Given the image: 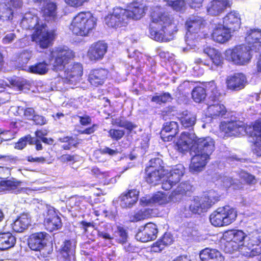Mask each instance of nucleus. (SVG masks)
Listing matches in <instances>:
<instances>
[{"label":"nucleus","instance_id":"nucleus-1","mask_svg":"<svg viewBox=\"0 0 261 261\" xmlns=\"http://www.w3.org/2000/svg\"><path fill=\"white\" fill-rule=\"evenodd\" d=\"M176 149L180 153L188 151L193 154L190 164L192 172L203 170L215 148L214 140L210 137H198L189 132H182L175 143Z\"/></svg>","mask_w":261,"mask_h":261},{"label":"nucleus","instance_id":"nucleus-2","mask_svg":"<svg viewBox=\"0 0 261 261\" xmlns=\"http://www.w3.org/2000/svg\"><path fill=\"white\" fill-rule=\"evenodd\" d=\"M148 30L151 38L160 42H169L178 31L177 23L172 15L164 11L161 6L153 7L149 15Z\"/></svg>","mask_w":261,"mask_h":261},{"label":"nucleus","instance_id":"nucleus-3","mask_svg":"<svg viewBox=\"0 0 261 261\" xmlns=\"http://www.w3.org/2000/svg\"><path fill=\"white\" fill-rule=\"evenodd\" d=\"M220 129L226 137H239L243 134L249 135L253 139L254 153L261 156V117L250 125L239 120L224 121L221 123Z\"/></svg>","mask_w":261,"mask_h":261},{"label":"nucleus","instance_id":"nucleus-4","mask_svg":"<svg viewBox=\"0 0 261 261\" xmlns=\"http://www.w3.org/2000/svg\"><path fill=\"white\" fill-rule=\"evenodd\" d=\"M21 25L24 29L34 30L31 35V41L42 49L52 46L58 35L56 29H48L46 23L41 22L36 14H25L21 20Z\"/></svg>","mask_w":261,"mask_h":261},{"label":"nucleus","instance_id":"nucleus-5","mask_svg":"<svg viewBox=\"0 0 261 261\" xmlns=\"http://www.w3.org/2000/svg\"><path fill=\"white\" fill-rule=\"evenodd\" d=\"M248 46L236 45L226 50L227 56L235 64L244 65L249 63L252 58L251 50L258 51L261 48V31L254 29L250 31L246 37Z\"/></svg>","mask_w":261,"mask_h":261},{"label":"nucleus","instance_id":"nucleus-6","mask_svg":"<svg viewBox=\"0 0 261 261\" xmlns=\"http://www.w3.org/2000/svg\"><path fill=\"white\" fill-rule=\"evenodd\" d=\"M96 25V19L90 12H81L72 19L70 29L76 35L86 36Z\"/></svg>","mask_w":261,"mask_h":261},{"label":"nucleus","instance_id":"nucleus-7","mask_svg":"<svg viewBox=\"0 0 261 261\" xmlns=\"http://www.w3.org/2000/svg\"><path fill=\"white\" fill-rule=\"evenodd\" d=\"M219 199L220 196L214 191H210L201 196H195L191 200L189 211L193 214L201 215L206 212Z\"/></svg>","mask_w":261,"mask_h":261},{"label":"nucleus","instance_id":"nucleus-8","mask_svg":"<svg viewBox=\"0 0 261 261\" xmlns=\"http://www.w3.org/2000/svg\"><path fill=\"white\" fill-rule=\"evenodd\" d=\"M236 208L229 205L218 207L210 215V221L215 227L228 226L234 222L237 218Z\"/></svg>","mask_w":261,"mask_h":261},{"label":"nucleus","instance_id":"nucleus-9","mask_svg":"<svg viewBox=\"0 0 261 261\" xmlns=\"http://www.w3.org/2000/svg\"><path fill=\"white\" fill-rule=\"evenodd\" d=\"M74 57L73 51L64 46H59L50 51L49 60L50 61H53V68L58 71L64 69Z\"/></svg>","mask_w":261,"mask_h":261},{"label":"nucleus","instance_id":"nucleus-10","mask_svg":"<svg viewBox=\"0 0 261 261\" xmlns=\"http://www.w3.org/2000/svg\"><path fill=\"white\" fill-rule=\"evenodd\" d=\"M149 163L145 169L144 179L148 184L155 186L165 176L166 169L163 165V161L159 158L151 159Z\"/></svg>","mask_w":261,"mask_h":261},{"label":"nucleus","instance_id":"nucleus-11","mask_svg":"<svg viewBox=\"0 0 261 261\" xmlns=\"http://www.w3.org/2000/svg\"><path fill=\"white\" fill-rule=\"evenodd\" d=\"M246 237V234L242 230L232 229L226 231L223 236L225 252L231 253L237 251L243 245Z\"/></svg>","mask_w":261,"mask_h":261},{"label":"nucleus","instance_id":"nucleus-12","mask_svg":"<svg viewBox=\"0 0 261 261\" xmlns=\"http://www.w3.org/2000/svg\"><path fill=\"white\" fill-rule=\"evenodd\" d=\"M185 173V168L180 164L176 165L169 171L166 170V178L162 182V188L168 191L178 184Z\"/></svg>","mask_w":261,"mask_h":261},{"label":"nucleus","instance_id":"nucleus-13","mask_svg":"<svg viewBox=\"0 0 261 261\" xmlns=\"http://www.w3.org/2000/svg\"><path fill=\"white\" fill-rule=\"evenodd\" d=\"M125 13V9L120 7L114 8L112 13L105 18L106 24L108 27L114 29L126 26L128 21Z\"/></svg>","mask_w":261,"mask_h":261},{"label":"nucleus","instance_id":"nucleus-14","mask_svg":"<svg viewBox=\"0 0 261 261\" xmlns=\"http://www.w3.org/2000/svg\"><path fill=\"white\" fill-rule=\"evenodd\" d=\"M125 9V15L129 22L130 19L137 20L142 18L146 14L148 7L143 0H136L130 3L128 8Z\"/></svg>","mask_w":261,"mask_h":261},{"label":"nucleus","instance_id":"nucleus-15","mask_svg":"<svg viewBox=\"0 0 261 261\" xmlns=\"http://www.w3.org/2000/svg\"><path fill=\"white\" fill-rule=\"evenodd\" d=\"M187 29L186 41L188 42V38L190 35L203 32V30L206 27V20L202 17L198 15H192L188 18L185 22Z\"/></svg>","mask_w":261,"mask_h":261},{"label":"nucleus","instance_id":"nucleus-16","mask_svg":"<svg viewBox=\"0 0 261 261\" xmlns=\"http://www.w3.org/2000/svg\"><path fill=\"white\" fill-rule=\"evenodd\" d=\"M158 233L156 225L152 222H148L139 227L135 237L138 241L145 243L155 240Z\"/></svg>","mask_w":261,"mask_h":261},{"label":"nucleus","instance_id":"nucleus-17","mask_svg":"<svg viewBox=\"0 0 261 261\" xmlns=\"http://www.w3.org/2000/svg\"><path fill=\"white\" fill-rule=\"evenodd\" d=\"M43 224L45 229L49 232H53L61 228L63 225L58 211L54 207L47 210Z\"/></svg>","mask_w":261,"mask_h":261},{"label":"nucleus","instance_id":"nucleus-18","mask_svg":"<svg viewBox=\"0 0 261 261\" xmlns=\"http://www.w3.org/2000/svg\"><path fill=\"white\" fill-rule=\"evenodd\" d=\"M225 83L227 89L235 91L243 89L246 85L247 81L244 73L237 72L227 76Z\"/></svg>","mask_w":261,"mask_h":261},{"label":"nucleus","instance_id":"nucleus-19","mask_svg":"<svg viewBox=\"0 0 261 261\" xmlns=\"http://www.w3.org/2000/svg\"><path fill=\"white\" fill-rule=\"evenodd\" d=\"M75 244L70 240H65L58 251L57 258L59 261H75Z\"/></svg>","mask_w":261,"mask_h":261},{"label":"nucleus","instance_id":"nucleus-20","mask_svg":"<svg viewBox=\"0 0 261 261\" xmlns=\"http://www.w3.org/2000/svg\"><path fill=\"white\" fill-rule=\"evenodd\" d=\"M107 44L101 41H97L92 44L87 53L89 60L93 62L102 60L107 51Z\"/></svg>","mask_w":261,"mask_h":261},{"label":"nucleus","instance_id":"nucleus-21","mask_svg":"<svg viewBox=\"0 0 261 261\" xmlns=\"http://www.w3.org/2000/svg\"><path fill=\"white\" fill-rule=\"evenodd\" d=\"M109 75L108 70L103 68L91 69L88 76V81L90 84L95 87L102 85Z\"/></svg>","mask_w":261,"mask_h":261},{"label":"nucleus","instance_id":"nucleus-22","mask_svg":"<svg viewBox=\"0 0 261 261\" xmlns=\"http://www.w3.org/2000/svg\"><path fill=\"white\" fill-rule=\"evenodd\" d=\"M42 17L46 21H55L58 19L57 3L51 1H44L40 8Z\"/></svg>","mask_w":261,"mask_h":261},{"label":"nucleus","instance_id":"nucleus-23","mask_svg":"<svg viewBox=\"0 0 261 261\" xmlns=\"http://www.w3.org/2000/svg\"><path fill=\"white\" fill-rule=\"evenodd\" d=\"M232 3L229 0H212L207 6V13L212 16H218L227 8H230Z\"/></svg>","mask_w":261,"mask_h":261},{"label":"nucleus","instance_id":"nucleus-24","mask_svg":"<svg viewBox=\"0 0 261 261\" xmlns=\"http://www.w3.org/2000/svg\"><path fill=\"white\" fill-rule=\"evenodd\" d=\"M139 192L136 189L129 190L123 192L119 197L120 204L123 208H130L135 205L139 198Z\"/></svg>","mask_w":261,"mask_h":261},{"label":"nucleus","instance_id":"nucleus-25","mask_svg":"<svg viewBox=\"0 0 261 261\" xmlns=\"http://www.w3.org/2000/svg\"><path fill=\"white\" fill-rule=\"evenodd\" d=\"M83 73L82 65L74 63L65 71V78L70 84H74L80 80Z\"/></svg>","mask_w":261,"mask_h":261},{"label":"nucleus","instance_id":"nucleus-26","mask_svg":"<svg viewBox=\"0 0 261 261\" xmlns=\"http://www.w3.org/2000/svg\"><path fill=\"white\" fill-rule=\"evenodd\" d=\"M178 132V123L175 121H170L163 124L160 134L162 139L165 142H168L172 140Z\"/></svg>","mask_w":261,"mask_h":261},{"label":"nucleus","instance_id":"nucleus-27","mask_svg":"<svg viewBox=\"0 0 261 261\" xmlns=\"http://www.w3.org/2000/svg\"><path fill=\"white\" fill-rule=\"evenodd\" d=\"M47 233L44 231L31 234L28 239V245L34 251H40L45 245V240Z\"/></svg>","mask_w":261,"mask_h":261},{"label":"nucleus","instance_id":"nucleus-28","mask_svg":"<svg viewBox=\"0 0 261 261\" xmlns=\"http://www.w3.org/2000/svg\"><path fill=\"white\" fill-rule=\"evenodd\" d=\"M203 53L210 58L212 64L211 69L213 67H221L223 64L224 58L222 54L217 49L211 46H206L203 49Z\"/></svg>","mask_w":261,"mask_h":261},{"label":"nucleus","instance_id":"nucleus-29","mask_svg":"<svg viewBox=\"0 0 261 261\" xmlns=\"http://www.w3.org/2000/svg\"><path fill=\"white\" fill-rule=\"evenodd\" d=\"M241 18L238 13L231 11L223 18V24L231 31H235L240 28Z\"/></svg>","mask_w":261,"mask_h":261},{"label":"nucleus","instance_id":"nucleus-30","mask_svg":"<svg viewBox=\"0 0 261 261\" xmlns=\"http://www.w3.org/2000/svg\"><path fill=\"white\" fill-rule=\"evenodd\" d=\"M213 40L219 43L227 42L231 37V31L223 24L215 28L211 34Z\"/></svg>","mask_w":261,"mask_h":261},{"label":"nucleus","instance_id":"nucleus-31","mask_svg":"<svg viewBox=\"0 0 261 261\" xmlns=\"http://www.w3.org/2000/svg\"><path fill=\"white\" fill-rule=\"evenodd\" d=\"M31 218L27 213L20 214L11 223L12 230L16 232H22L30 225Z\"/></svg>","mask_w":261,"mask_h":261},{"label":"nucleus","instance_id":"nucleus-32","mask_svg":"<svg viewBox=\"0 0 261 261\" xmlns=\"http://www.w3.org/2000/svg\"><path fill=\"white\" fill-rule=\"evenodd\" d=\"M192 192V186L187 181L180 182L177 186L172 190L170 197L172 199L180 198L186 195L188 193Z\"/></svg>","mask_w":261,"mask_h":261},{"label":"nucleus","instance_id":"nucleus-33","mask_svg":"<svg viewBox=\"0 0 261 261\" xmlns=\"http://www.w3.org/2000/svg\"><path fill=\"white\" fill-rule=\"evenodd\" d=\"M227 112L225 106L221 103L210 105L206 109L208 116L212 119H218L223 117Z\"/></svg>","mask_w":261,"mask_h":261},{"label":"nucleus","instance_id":"nucleus-34","mask_svg":"<svg viewBox=\"0 0 261 261\" xmlns=\"http://www.w3.org/2000/svg\"><path fill=\"white\" fill-rule=\"evenodd\" d=\"M201 261H223L221 252L215 249L206 248L201 251L199 254Z\"/></svg>","mask_w":261,"mask_h":261},{"label":"nucleus","instance_id":"nucleus-35","mask_svg":"<svg viewBox=\"0 0 261 261\" xmlns=\"http://www.w3.org/2000/svg\"><path fill=\"white\" fill-rule=\"evenodd\" d=\"M16 237L10 232H0V250H6L14 247Z\"/></svg>","mask_w":261,"mask_h":261},{"label":"nucleus","instance_id":"nucleus-36","mask_svg":"<svg viewBox=\"0 0 261 261\" xmlns=\"http://www.w3.org/2000/svg\"><path fill=\"white\" fill-rule=\"evenodd\" d=\"M153 210L148 208H141L133 214L129 215V221L130 222H138L151 218L152 216Z\"/></svg>","mask_w":261,"mask_h":261},{"label":"nucleus","instance_id":"nucleus-37","mask_svg":"<svg viewBox=\"0 0 261 261\" xmlns=\"http://www.w3.org/2000/svg\"><path fill=\"white\" fill-rule=\"evenodd\" d=\"M178 120L183 127L190 128L192 127L195 124L196 117L192 113L188 111H185L179 114Z\"/></svg>","mask_w":261,"mask_h":261},{"label":"nucleus","instance_id":"nucleus-38","mask_svg":"<svg viewBox=\"0 0 261 261\" xmlns=\"http://www.w3.org/2000/svg\"><path fill=\"white\" fill-rule=\"evenodd\" d=\"M48 65L45 61H40L29 66L28 71L33 74L44 75L48 72Z\"/></svg>","mask_w":261,"mask_h":261},{"label":"nucleus","instance_id":"nucleus-39","mask_svg":"<svg viewBox=\"0 0 261 261\" xmlns=\"http://www.w3.org/2000/svg\"><path fill=\"white\" fill-rule=\"evenodd\" d=\"M21 181L14 178H6L0 180V193L5 191L14 190L20 186Z\"/></svg>","mask_w":261,"mask_h":261},{"label":"nucleus","instance_id":"nucleus-40","mask_svg":"<svg viewBox=\"0 0 261 261\" xmlns=\"http://www.w3.org/2000/svg\"><path fill=\"white\" fill-rule=\"evenodd\" d=\"M206 88L210 92V100L213 102L219 101L221 94L215 82L212 81L208 82L206 85Z\"/></svg>","mask_w":261,"mask_h":261},{"label":"nucleus","instance_id":"nucleus-41","mask_svg":"<svg viewBox=\"0 0 261 261\" xmlns=\"http://www.w3.org/2000/svg\"><path fill=\"white\" fill-rule=\"evenodd\" d=\"M192 98L197 103L203 101L206 97L205 89L202 86H196L192 91Z\"/></svg>","mask_w":261,"mask_h":261},{"label":"nucleus","instance_id":"nucleus-42","mask_svg":"<svg viewBox=\"0 0 261 261\" xmlns=\"http://www.w3.org/2000/svg\"><path fill=\"white\" fill-rule=\"evenodd\" d=\"M115 125L117 126L124 128L127 130L128 134H130L137 125L130 121L125 120L123 117H119L115 120Z\"/></svg>","mask_w":261,"mask_h":261},{"label":"nucleus","instance_id":"nucleus-43","mask_svg":"<svg viewBox=\"0 0 261 261\" xmlns=\"http://www.w3.org/2000/svg\"><path fill=\"white\" fill-rule=\"evenodd\" d=\"M166 3V5L170 7L172 10L176 12H180L184 10L186 7V0H163Z\"/></svg>","mask_w":261,"mask_h":261},{"label":"nucleus","instance_id":"nucleus-44","mask_svg":"<svg viewBox=\"0 0 261 261\" xmlns=\"http://www.w3.org/2000/svg\"><path fill=\"white\" fill-rule=\"evenodd\" d=\"M171 94L167 92H163L159 95H153L151 99V101L158 105L166 103L172 100Z\"/></svg>","mask_w":261,"mask_h":261},{"label":"nucleus","instance_id":"nucleus-45","mask_svg":"<svg viewBox=\"0 0 261 261\" xmlns=\"http://www.w3.org/2000/svg\"><path fill=\"white\" fill-rule=\"evenodd\" d=\"M116 241L117 243L124 244L127 241V233L126 230L123 227L118 226Z\"/></svg>","mask_w":261,"mask_h":261},{"label":"nucleus","instance_id":"nucleus-46","mask_svg":"<svg viewBox=\"0 0 261 261\" xmlns=\"http://www.w3.org/2000/svg\"><path fill=\"white\" fill-rule=\"evenodd\" d=\"M108 133V136L116 141L121 140L125 135L124 130L118 128H111Z\"/></svg>","mask_w":261,"mask_h":261},{"label":"nucleus","instance_id":"nucleus-47","mask_svg":"<svg viewBox=\"0 0 261 261\" xmlns=\"http://www.w3.org/2000/svg\"><path fill=\"white\" fill-rule=\"evenodd\" d=\"M8 81L12 87L19 90H23L26 84L25 81L19 77H11Z\"/></svg>","mask_w":261,"mask_h":261},{"label":"nucleus","instance_id":"nucleus-48","mask_svg":"<svg viewBox=\"0 0 261 261\" xmlns=\"http://www.w3.org/2000/svg\"><path fill=\"white\" fill-rule=\"evenodd\" d=\"M31 58V56L27 51H22L18 54L16 57V61L20 66H22L27 64Z\"/></svg>","mask_w":261,"mask_h":261},{"label":"nucleus","instance_id":"nucleus-49","mask_svg":"<svg viewBox=\"0 0 261 261\" xmlns=\"http://www.w3.org/2000/svg\"><path fill=\"white\" fill-rule=\"evenodd\" d=\"M24 138L26 143L28 142L30 145H35V149L36 150H41L43 149V146L39 139H34L31 135H27L24 136Z\"/></svg>","mask_w":261,"mask_h":261},{"label":"nucleus","instance_id":"nucleus-50","mask_svg":"<svg viewBox=\"0 0 261 261\" xmlns=\"http://www.w3.org/2000/svg\"><path fill=\"white\" fill-rule=\"evenodd\" d=\"M240 178L249 185H253L256 182L255 176L247 172H242L240 174Z\"/></svg>","mask_w":261,"mask_h":261},{"label":"nucleus","instance_id":"nucleus-51","mask_svg":"<svg viewBox=\"0 0 261 261\" xmlns=\"http://www.w3.org/2000/svg\"><path fill=\"white\" fill-rule=\"evenodd\" d=\"M1 15H2L1 19L3 20L12 19L13 11L10 7H4L2 9V13H1Z\"/></svg>","mask_w":261,"mask_h":261},{"label":"nucleus","instance_id":"nucleus-52","mask_svg":"<svg viewBox=\"0 0 261 261\" xmlns=\"http://www.w3.org/2000/svg\"><path fill=\"white\" fill-rule=\"evenodd\" d=\"M161 241L162 240L159 239L151 245V252L154 253H159L161 252L165 248V246Z\"/></svg>","mask_w":261,"mask_h":261},{"label":"nucleus","instance_id":"nucleus-53","mask_svg":"<svg viewBox=\"0 0 261 261\" xmlns=\"http://www.w3.org/2000/svg\"><path fill=\"white\" fill-rule=\"evenodd\" d=\"M76 157L77 155L76 154H64L60 156V160L63 163H71L73 164L77 161Z\"/></svg>","mask_w":261,"mask_h":261},{"label":"nucleus","instance_id":"nucleus-54","mask_svg":"<svg viewBox=\"0 0 261 261\" xmlns=\"http://www.w3.org/2000/svg\"><path fill=\"white\" fill-rule=\"evenodd\" d=\"M66 4L68 5L77 8L81 7L84 5L85 3H87L89 2L90 0H64Z\"/></svg>","mask_w":261,"mask_h":261},{"label":"nucleus","instance_id":"nucleus-55","mask_svg":"<svg viewBox=\"0 0 261 261\" xmlns=\"http://www.w3.org/2000/svg\"><path fill=\"white\" fill-rule=\"evenodd\" d=\"M162 240V242L166 247L172 244L174 241L173 238L170 233H165L164 235L160 238Z\"/></svg>","mask_w":261,"mask_h":261},{"label":"nucleus","instance_id":"nucleus-56","mask_svg":"<svg viewBox=\"0 0 261 261\" xmlns=\"http://www.w3.org/2000/svg\"><path fill=\"white\" fill-rule=\"evenodd\" d=\"M79 120V123L82 126H87L91 124V117L88 115L77 116Z\"/></svg>","mask_w":261,"mask_h":261},{"label":"nucleus","instance_id":"nucleus-57","mask_svg":"<svg viewBox=\"0 0 261 261\" xmlns=\"http://www.w3.org/2000/svg\"><path fill=\"white\" fill-rule=\"evenodd\" d=\"M32 120L35 124L37 125H43L46 122V119L44 116L37 114H35Z\"/></svg>","mask_w":261,"mask_h":261},{"label":"nucleus","instance_id":"nucleus-58","mask_svg":"<svg viewBox=\"0 0 261 261\" xmlns=\"http://www.w3.org/2000/svg\"><path fill=\"white\" fill-rule=\"evenodd\" d=\"M117 212L116 210H113L112 208H105L104 212V216L106 218L110 220H114L116 218Z\"/></svg>","mask_w":261,"mask_h":261},{"label":"nucleus","instance_id":"nucleus-59","mask_svg":"<svg viewBox=\"0 0 261 261\" xmlns=\"http://www.w3.org/2000/svg\"><path fill=\"white\" fill-rule=\"evenodd\" d=\"M11 175V171L7 167L0 166V179L3 180Z\"/></svg>","mask_w":261,"mask_h":261},{"label":"nucleus","instance_id":"nucleus-60","mask_svg":"<svg viewBox=\"0 0 261 261\" xmlns=\"http://www.w3.org/2000/svg\"><path fill=\"white\" fill-rule=\"evenodd\" d=\"M100 152L102 154H108L110 156H113L118 153L119 151L117 149H111L109 147H105L103 149H100Z\"/></svg>","mask_w":261,"mask_h":261},{"label":"nucleus","instance_id":"nucleus-61","mask_svg":"<svg viewBox=\"0 0 261 261\" xmlns=\"http://www.w3.org/2000/svg\"><path fill=\"white\" fill-rule=\"evenodd\" d=\"M98 127L97 124H93L91 126L86 128L84 130H80V134L90 135L94 133Z\"/></svg>","mask_w":261,"mask_h":261},{"label":"nucleus","instance_id":"nucleus-62","mask_svg":"<svg viewBox=\"0 0 261 261\" xmlns=\"http://www.w3.org/2000/svg\"><path fill=\"white\" fill-rule=\"evenodd\" d=\"M35 110L33 108L28 107L24 109L23 115L28 120H32L35 115Z\"/></svg>","mask_w":261,"mask_h":261},{"label":"nucleus","instance_id":"nucleus-63","mask_svg":"<svg viewBox=\"0 0 261 261\" xmlns=\"http://www.w3.org/2000/svg\"><path fill=\"white\" fill-rule=\"evenodd\" d=\"M106 208L105 204H102L97 207L93 208V214L97 217L104 214Z\"/></svg>","mask_w":261,"mask_h":261},{"label":"nucleus","instance_id":"nucleus-64","mask_svg":"<svg viewBox=\"0 0 261 261\" xmlns=\"http://www.w3.org/2000/svg\"><path fill=\"white\" fill-rule=\"evenodd\" d=\"M24 137L20 138L15 144V148L19 150L23 149L27 145Z\"/></svg>","mask_w":261,"mask_h":261}]
</instances>
